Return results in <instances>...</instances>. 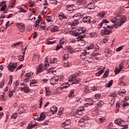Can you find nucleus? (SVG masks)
Wrapping results in <instances>:
<instances>
[{
	"label": "nucleus",
	"mask_w": 129,
	"mask_h": 129,
	"mask_svg": "<svg viewBox=\"0 0 129 129\" xmlns=\"http://www.w3.org/2000/svg\"><path fill=\"white\" fill-rule=\"evenodd\" d=\"M125 16L122 15H117L115 16L112 20V23L115 24L116 28L117 27H121L125 22Z\"/></svg>",
	"instance_id": "1"
},
{
	"label": "nucleus",
	"mask_w": 129,
	"mask_h": 129,
	"mask_svg": "<svg viewBox=\"0 0 129 129\" xmlns=\"http://www.w3.org/2000/svg\"><path fill=\"white\" fill-rule=\"evenodd\" d=\"M17 64H18L17 62L9 63V64L8 65V70L11 71V72H13L14 70H15V69H16V68L17 67Z\"/></svg>",
	"instance_id": "2"
},
{
	"label": "nucleus",
	"mask_w": 129,
	"mask_h": 129,
	"mask_svg": "<svg viewBox=\"0 0 129 129\" xmlns=\"http://www.w3.org/2000/svg\"><path fill=\"white\" fill-rule=\"evenodd\" d=\"M75 78H76L75 76H71L68 79V81H70L71 82L74 81L72 84H78V83H79V81H80V79L76 80Z\"/></svg>",
	"instance_id": "3"
},
{
	"label": "nucleus",
	"mask_w": 129,
	"mask_h": 129,
	"mask_svg": "<svg viewBox=\"0 0 129 129\" xmlns=\"http://www.w3.org/2000/svg\"><path fill=\"white\" fill-rule=\"evenodd\" d=\"M111 33H112L111 30H109L106 28V27H105V29H104V30H103L101 35L103 36V37H105V35H110Z\"/></svg>",
	"instance_id": "4"
},
{
	"label": "nucleus",
	"mask_w": 129,
	"mask_h": 129,
	"mask_svg": "<svg viewBox=\"0 0 129 129\" xmlns=\"http://www.w3.org/2000/svg\"><path fill=\"white\" fill-rule=\"evenodd\" d=\"M83 21L84 23H87V24H90L91 23V17L89 16H86L83 18Z\"/></svg>",
	"instance_id": "5"
},
{
	"label": "nucleus",
	"mask_w": 129,
	"mask_h": 129,
	"mask_svg": "<svg viewBox=\"0 0 129 129\" xmlns=\"http://www.w3.org/2000/svg\"><path fill=\"white\" fill-rule=\"evenodd\" d=\"M89 54V52H87L86 50H84V52L82 53V54L80 55V57L81 59H85L86 57V55H88Z\"/></svg>",
	"instance_id": "6"
},
{
	"label": "nucleus",
	"mask_w": 129,
	"mask_h": 129,
	"mask_svg": "<svg viewBox=\"0 0 129 129\" xmlns=\"http://www.w3.org/2000/svg\"><path fill=\"white\" fill-rule=\"evenodd\" d=\"M17 28L21 30V31H24L25 30V24L22 23H17Z\"/></svg>",
	"instance_id": "7"
},
{
	"label": "nucleus",
	"mask_w": 129,
	"mask_h": 129,
	"mask_svg": "<svg viewBox=\"0 0 129 129\" xmlns=\"http://www.w3.org/2000/svg\"><path fill=\"white\" fill-rule=\"evenodd\" d=\"M56 82H58V79H56V78L53 77L50 79V84H51V85L56 84Z\"/></svg>",
	"instance_id": "8"
},
{
	"label": "nucleus",
	"mask_w": 129,
	"mask_h": 129,
	"mask_svg": "<svg viewBox=\"0 0 129 129\" xmlns=\"http://www.w3.org/2000/svg\"><path fill=\"white\" fill-rule=\"evenodd\" d=\"M45 117V113H44V112H42L40 113V116L38 118V120H39V121H42V120H44Z\"/></svg>",
	"instance_id": "9"
},
{
	"label": "nucleus",
	"mask_w": 129,
	"mask_h": 129,
	"mask_svg": "<svg viewBox=\"0 0 129 129\" xmlns=\"http://www.w3.org/2000/svg\"><path fill=\"white\" fill-rule=\"evenodd\" d=\"M95 8V7H94V4L93 3H90L87 6V9H89V10H94Z\"/></svg>",
	"instance_id": "10"
},
{
	"label": "nucleus",
	"mask_w": 129,
	"mask_h": 129,
	"mask_svg": "<svg viewBox=\"0 0 129 129\" xmlns=\"http://www.w3.org/2000/svg\"><path fill=\"white\" fill-rule=\"evenodd\" d=\"M57 107L53 106L50 108V111L52 113V114H54L56 113V112H57Z\"/></svg>",
	"instance_id": "11"
},
{
	"label": "nucleus",
	"mask_w": 129,
	"mask_h": 129,
	"mask_svg": "<svg viewBox=\"0 0 129 129\" xmlns=\"http://www.w3.org/2000/svg\"><path fill=\"white\" fill-rule=\"evenodd\" d=\"M67 11H69V12H71V13H72V12L74 11V9H73V7H72V5L67 6Z\"/></svg>",
	"instance_id": "12"
},
{
	"label": "nucleus",
	"mask_w": 129,
	"mask_h": 129,
	"mask_svg": "<svg viewBox=\"0 0 129 129\" xmlns=\"http://www.w3.org/2000/svg\"><path fill=\"white\" fill-rule=\"evenodd\" d=\"M23 89L26 93H28L30 92V88H29L27 86H24Z\"/></svg>",
	"instance_id": "13"
},
{
	"label": "nucleus",
	"mask_w": 129,
	"mask_h": 129,
	"mask_svg": "<svg viewBox=\"0 0 129 129\" xmlns=\"http://www.w3.org/2000/svg\"><path fill=\"white\" fill-rule=\"evenodd\" d=\"M83 90L85 93H89L90 92V90H89V88L88 86H85Z\"/></svg>",
	"instance_id": "14"
},
{
	"label": "nucleus",
	"mask_w": 129,
	"mask_h": 129,
	"mask_svg": "<svg viewBox=\"0 0 129 129\" xmlns=\"http://www.w3.org/2000/svg\"><path fill=\"white\" fill-rule=\"evenodd\" d=\"M107 23H108V21H107V20H104L102 21V22H101L100 24V25H99V26H100V28H101V27H102V25H103V24H104V25H106V24H107Z\"/></svg>",
	"instance_id": "15"
},
{
	"label": "nucleus",
	"mask_w": 129,
	"mask_h": 129,
	"mask_svg": "<svg viewBox=\"0 0 129 129\" xmlns=\"http://www.w3.org/2000/svg\"><path fill=\"white\" fill-rule=\"evenodd\" d=\"M42 72V64L41 63L39 65V68L37 69L36 74H38V73H41Z\"/></svg>",
	"instance_id": "16"
},
{
	"label": "nucleus",
	"mask_w": 129,
	"mask_h": 129,
	"mask_svg": "<svg viewBox=\"0 0 129 129\" xmlns=\"http://www.w3.org/2000/svg\"><path fill=\"white\" fill-rule=\"evenodd\" d=\"M109 96V97H112V98H114L117 96V95H116L115 92H112L110 93Z\"/></svg>",
	"instance_id": "17"
},
{
	"label": "nucleus",
	"mask_w": 129,
	"mask_h": 129,
	"mask_svg": "<svg viewBox=\"0 0 129 129\" xmlns=\"http://www.w3.org/2000/svg\"><path fill=\"white\" fill-rule=\"evenodd\" d=\"M89 119L87 117H83V118H81V121H83L85 122V123H86L87 122V120H88Z\"/></svg>",
	"instance_id": "18"
},
{
	"label": "nucleus",
	"mask_w": 129,
	"mask_h": 129,
	"mask_svg": "<svg viewBox=\"0 0 129 129\" xmlns=\"http://www.w3.org/2000/svg\"><path fill=\"white\" fill-rule=\"evenodd\" d=\"M58 31H59V28H58V26H54L51 30V32H58Z\"/></svg>",
	"instance_id": "19"
},
{
	"label": "nucleus",
	"mask_w": 129,
	"mask_h": 129,
	"mask_svg": "<svg viewBox=\"0 0 129 129\" xmlns=\"http://www.w3.org/2000/svg\"><path fill=\"white\" fill-rule=\"evenodd\" d=\"M125 92H126V91H125V90H122L118 94L119 95H120L121 96H123V95H125Z\"/></svg>",
	"instance_id": "20"
},
{
	"label": "nucleus",
	"mask_w": 129,
	"mask_h": 129,
	"mask_svg": "<svg viewBox=\"0 0 129 129\" xmlns=\"http://www.w3.org/2000/svg\"><path fill=\"white\" fill-rule=\"evenodd\" d=\"M86 101L89 102V103H86V105H92L93 104V100L87 99Z\"/></svg>",
	"instance_id": "21"
},
{
	"label": "nucleus",
	"mask_w": 129,
	"mask_h": 129,
	"mask_svg": "<svg viewBox=\"0 0 129 129\" xmlns=\"http://www.w3.org/2000/svg\"><path fill=\"white\" fill-rule=\"evenodd\" d=\"M36 83H37L36 80H31V81H30V86H34L35 85H34V84H36Z\"/></svg>",
	"instance_id": "22"
},
{
	"label": "nucleus",
	"mask_w": 129,
	"mask_h": 129,
	"mask_svg": "<svg viewBox=\"0 0 129 129\" xmlns=\"http://www.w3.org/2000/svg\"><path fill=\"white\" fill-rule=\"evenodd\" d=\"M6 9H7V4H4L1 8L0 11L1 12H4L6 11Z\"/></svg>",
	"instance_id": "23"
},
{
	"label": "nucleus",
	"mask_w": 129,
	"mask_h": 129,
	"mask_svg": "<svg viewBox=\"0 0 129 129\" xmlns=\"http://www.w3.org/2000/svg\"><path fill=\"white\" fill-rule=\"evenodd\" d=\"M100 55V53H95L93 54V57L96 59V60H97L98 59V56Z\"/></svg>",
	"instance_id": "24"
},
{
	"label": "nucleus",
	"mask_w": 129,
	"mask_h": 129,
	"mask_svg": "<svg viewBox=\"0 0 129 129\" xmlns=\"http://www.w3.org/2000/svg\"><path fill=\"white\" fill-rule=\"evenodd\" d=\"M58 17L60 20H63V19L66 20L67 19V17H66V16H64V15H63V14L59 15Z\"/></svg>",
	"instance_id": "25"
},
{
	"label": "nucleus",
	"mask_w": 129,
	"mask_h": 129,
	"mask_svg": "<svg viewBox=\"0 0 129 129\" xmlns=\"http://www.w3.org/2000/svg\"><path fill=\"white\" fill-rule=\"evenodd\" d=\"M122 122H124V121H121L119 120H115V123H116L118 125H120V124H121Z\"/></svg>",
	"instance_id": "26"
},
{
	"label": "nucleus",
	"mask_w": 129,
	"mask_h": 129,
	"mask_svg": "<svg viewBox=\"0 0 129 129\" xmlns=\"http://www.w3.org/2000/svg\"><path fill=\"white\" fill-rule=\"evenodd\" d=\"M74 96V90H71V92L69 94V97L71 98Z\"/></svg>",
	"instance_id": "27"
},
{
	"label": "nucleus",
	"mask_w": 129,
	"mask_h": 129,
	"mask_svg": "<svg viewBox=\"0 0 129 129\" xmlns=\"http://www.w3.org/2000/svg\"><path fill=\"white\" fill-rule=\"evenodd\" d=\"M104 72V70H101L100 71L98 72L96 74L97 76H100L102 73Z\"/></svg>",
	"instance_id": "28"
},
{
	"label": "nucleus",
	"mask_w": 129,
	"mask_h": 129,
	"mask_svg": "<svg viewBox=\"0 0 129 129\" xmlns=\"http://www.w3.org/2000/svg\"><path fill=\"white\" fill-rule=\"evenodd\" d=\"M78 24V20H74V22L71 23V26H75Z\"/></svg>",
	"instance_id": "29"
},
{
	"label": "nucleus",
	"mask_w": 129,
	"mask_h": 129,
	"mask_svg": "<svg viewBox=\"0 0 129 129\" xmlns=\"http://www.w3.org/2000/svg\"><path fill=\"white\" fill-rule=\"evenodd\" d=\"M121 70H120V69H118V67L115 68V74H118V73H119L120 72V71Z\"/></svg>",
	"instance_id": "30"
},
{
	"label": "nucleus",
	"mask_w": 129,
	"mask_h": 129,
	"mask_svg": "<svg viewBox=\"0 0 129 129\" xmlns=\"http://www.w3.org/2000/svg\"><path fill=\"white\" fill-rule=\"evenodd\" d=\"M83 38H85V35H80L78 37V39H80L78 40V41L79 42V41H81V42H82V39H83Z\"/></svg>",
	"instance_id": "31"
},
{
	"label": "nucleus",
	"mask_w": 129,
	"mask_h": 129,
	"mask_svg": "<svg viewBox=\"0 0 129 129\" xmlns=\"http://www.w3.org/2000/svg\"><path fill=\"white\" fill-rule=\"evenodd\" d=\"M15 92V91H10L8 93V96L9 97H12V96H13L14 95V93Z\"/></svg>",
	"instance_id": "32"
},
{
	"label": "nucleus",
	"mask_w": 129,
	"mask_h": 129,
	"mask_svg": "<svg viewBox=\"0 0 129 129\" xmlns=\"http://www.w3.org/2000/svg\"><path fill=\"white\" fill-rule=\"evenodd\" d=\"M36 126V124H29L27 126V129H32L33 127H35Z\"/></svg>",
	"instance_id": "33"
},
{
	"label": "nucleus",
	"mask_w": 129,
	"mask_h": 129,
	"mask_svg": "<svg viewBox=\"0 0 129 129\" xmlns=\"http://www.w3.org/2000/svg\"><path fill=\"white\" fill-rule=\"evenodd\" d=\"M55 43V41H50V40H47L45 44H46V45H51L52 44H54Z\"/></svg>",
	"instance_id": "34"
},
{
	"label": "nucleus",
	"mask_w": 129,
	"mask_h": 129,
	"mask_svg": "<svg viewBox=\"0 0 129 129\" xmlns=\"http://www.w3.org/2000/svg\"><path fill=\"white\" fill-rule=\"evenodd\" d=\"M81 4H85V1L84 0H78L77 2L78 5H81Z\"/></svg>",
	"instance_id": "35"
},
{
	"label": "nucleus",
	"mask_w": 129,
	"mask_h": 129,
	"mask_svg": "<svg viewBox=\"0 0 129 129\" xmlns=\"http://www.w3.org/2000/svg\"><path fill=\"white\" fill-rule=\"evenodd\" d=\"M108 73H109V71H106L103 75L104 78H106L108 76Z\"/></svg>",
	"instance_id": "36"
},
{
	"label": "nucleus",
	"mask_w": 129,
	"mask_h": 129,
	"mask_svg": "<svg viewBox=\"0 0 129 129\" xmlns=\"http://www.w3.org/2000/svg\"><path fill=\"white\" fill-rule=\"evenodd\" d=\"M25 77H31V76H33V74L32 73H28L25 75Z\"/></svg>",
	"instance_id": "37"
},
{
	"label": "nucleus",
	"mask_w": 129,
	"mask_h": 129,
	"mask_svg": "<svg viewBox=\"0 0 129 129\" xmlns=\"http://www.w3.org/2000/svg\"><path fill=\"white\" fill-rule=\"evenodd\" d=\"M56 60H57V58H53L52 60V58H50V63H52V64H54V63H56Z\"/></svg>",
	"instance_id": "38"
},
{
	"label": "nucleus",
	"mask_w": 129,
	"mask_h": 129,
	"mask_svg": "<svg viewBox=\"0 0 129 129\" xmlns=\"http://www.w3.org/2000/svg\"><path fill=\"white\" fill-rule=\"evenodd\" d=\"M68 58H69V55H68V54H66L64 55V56L63 57V60L64 61H66Z\"/></svg>",
	"instance_id": "39"
},
{
	"label": "nucleus",
	"mask_w": 129,
	"mask_h": 129,
	"mask_svg": "<svg viewBox=\"0 0 129 129\" xmlns=\"http://www.w3.org/2000/svg\"><path fill=\"white\" fill-rule=\"evenodd\" d=\"M63 46L59 45H57L56 46V48H55L56 51H58V50H60L61 48H62Z\"/></svg>",
	"instance_id": "40"
},
{
	"label": "nucleus",
	"mask_w": 129,
	"mask_h": 129,
	"mask_svg": "<svg viewBox=\"0 0 129 129\" xmlns=\"http://www.w3.org/2000/svg\"><path fill=\"white\" fill-rule=\"evenodd\" d=\"M18 117V114L17 113H14L12 115V118H14V119H16Z\"/></svg>",
	"instance_id": "41"
},
{
	"label": "nucleus",
	"mask_w": 129,
	"mask_h": 129,
	"mask_svg": "<svg viewBox=\"0 0 129 129\" xmlns=\"http://www.w3.org/2000/svg\"><path fill=\"white\" fill-rule=\"evenodd\" d=\"M18 59L20 60V61H24V55H19L18 56Z\"/></svg>",
	"instance_id": "42"
},
{
	"label": "nucleus",
	"mask_w": 129,
	"mask_h": 129,
	"mask_svg": "<svg viewBox=\"0 0 129 129\" xmlns=\"http://www.w3.org/2000/svg\"><path fill=\"white\" fill-rule=\"evenodd\" d=\"M112 82H113V80H110L107 84V87H110L112 85Z\"/></svg>",
	"instance_id": "43"
},
{
	"label": "nucleus",
	"mask_w": 129,
	"mask_h": 129,
	"mask_svg": "<svg viewBox=\"0 0 129 129\" xmlns=\"http://www.w3.org/2000/svg\"><path fill=\"white\" fill-rule=\"evenodd\" d=\"M85 123V122L83 121H81V120H80V121H79V125H80V126H83Z\"/></svg>",
	"instance_id": "44"
},
{
	"label": "nucleus",
	"mask_w": 129,
	"mask_h": 129,
	"mask_svg": "<svg viewBox=\"0 0 129 129\" xmlns=\"http://www.w3.org/2000/svg\"><path fill=\"white\" fill-rule=\"evenodd\" d=\"M83 33V31L82 30V32H75V34H74V36L76 37H77L78 36H80V34H82Z\"/></svg>",
	"instance_id": "45"
},
{
	"label": "nucleus",
	"mask_w": 129,
	"mask_h": 129,
	"mask_svg": "<svg viewBox=\"0 0 129 129\" xmlns=\"http://www.w3.org/2000/svg\"><path fill=\"white\" fill-rule=\"evenodd\" d=\"M128 102H123L122 104V106H123L124 107H125V106H128Z\"/></svg>",
	"instance_id": "46"
},
{
	"label": "nucleus",
	"mask_w": 129,
	"mask_h": 129,
	"mask_svg": "<svg viewBox=\"0 0 129 129\" xmlns=\"http://www.w3.org/2000/svg\"><path fill=\"white\" fill-rule=\"evenodd\" d=\"M123 47V46H121L117 48L116 49V51L117 52H119V51H121V50H122V47Z\"/></svg>",
	"instance_id": "47"
},
{
	"label": "nucleus",
	"mask_w": 129,
	"mask_h": 129,
	"mask_svg": "<svg viewBox=\"0 0 129 129\" xmlns=\"http://www.w3.org/2000/svg\"><path fill=\"white\" fill-rule=\"evenodd\" d=\"M94 48V45L91 44L89 46L87 47L88 50H91V49H93Z\"/></svg>",
	"instance_id": "48"
},
{
	"label": "nucleus",
	"mask_w": 129,
	"mask_h": 129,
	"mask_svg": "<svg viewBox=\"0 0 129 129\" xmlns=\"http://www.w3.org/2000/svg\"><path fill=\"white\" fill-rule=\"evenodd\" d=\"M103 105V102L102 101H100L98 103V106H102Z\"/></svg>",
	"instance_id": "49"
},
{
	"label": "nucleus",
	"mask_w": 129,
	"mask_h": 129,
	"mask_svg": "<svg viewBox=\"0 0 129 129\" xmlns=\"http://www.w3.org/2000/svg\"><path fill=\"white\" fill-rule=\"evenodd\" d=\"M100 94H97L96 95H95L94 97H95V98H96L97 99H98V98H100Z\"/></svg>",
	"instance_id": "50"
},
{
	"label": "nucleus",
	"mask_w": 129,
	"mask_h": 129,
	"mask_svg": "<svg viewBox=\"0 0 129 129\" xmlns=\"http://www.w3.org/2000/svg\"><path fill=\"white\" fill-rule=\"evenodd\" d=\"M99 122L100 123H102V122H103V121H104V119L103 118V117H102L99 118Z\"/></svg>",
	"instance_id": "51"
},
{
	"label": "nucleus",
	"mask_w": 129,
	"mask_h": 129,
	"mask_svg": "<svg viewBox=\"0 0 129 129\" xmlns=\"http://www.w3.org/2000/svg\"><path fill=\"white\" fill-rule=\"evenodd\" d=\"M104 29H105V28H106V29H107V28H109V29H113V27L110 26H107V25H105L104 27H103Z\"/></svg>",
	"instance_id": "52"
},
{
	"label": "nucleus",
	"mask_w": 129,
	"mask_h": 129,
	"mask_svg": "<svg viewBox=\"0 0 129 129\" xmlns=\"http://www.w3.org/2000/svg\"><path fill=\"white\" fill-rule=\"evenodd\" d=\"M20 10L22 13H26L27 11H26L25 10H24V9H23V8H20Z\"/></svg>",
	"instance_id": "53"
},
{
	"label": "nucleus",
	"mask_w": 129,
	"mask_h": 129,
	"mask_svg": "<svg viewBox=\"0 0 129 129\" xmlns=\"http://www.w3.org/2000/svg\"><path fill=\"white\" fill-rule=\"evenodd\" d=\"M46 21L47 22H52V20H51V17L50 16H48L47 17V18L46 19Z\"/></svg>",
	"instance_id": "54"
},
{
	"label": "nucleus",
	"mask_w": 129,
	"mask_h": 129,
	"mask_svg": "<svg viewBox=\"0 0 129 129\" xmlns=\"http://www.w3.org/2000/svg\"><path fill=\"white\" fill-rule=\"evenodd\" d=\"M66 125H67V124H66V122H62L61 124V127H65Z\"/></svg>",
	"instance_id": "55"
},
{
	"label": "nucleus",
	"mask_w": 129,
	"mask_h": 129,
	"mask_svg": "<svg viewBox=\"0 0 129 129\" xmlns=\"http://www.w3.org/2000/svg\"><path fill=\"white\" fill-rule=\"evenodd\" d=\"M99 15L100 16H101V17H104V15H105L104 12H100V13H99Z\"/></svg>",
	"instance_id": "56"
},
{
	"label": "nucleus",
	"mask_w": 129,
	"mask_h": 129,
	"mask_svg": "<svg viewBox=\"0 0 129 129\" xmlns=\"http://www.w3.org/2000/svg\"><path fill=\"white\" fill-rule=\"evenodd\" d=\"M15 7V4L13 3L10 4L9 8H14Z\"/></svg>",
	"instance_id": "57"
},
{
	"label": "nucleus",
	"mask_w": 129,
	"mask_h": 129,
	"mask_svg": "<svg viewBox=\"0 0 129 129\" xmlns=\"http://www.w3.org/2000/svg\"><path fill=\"white\" fill-rule=\"evenodd\" d=\"M7 4V1H3L0 3V7H2L3 5H6Z\"/></svg>",
	"instance_id": "58"
},
{
	"label": "nucleus",
	"mask_w": 129,
	"mask_h": 129,
	"mask_svg": "<svg viewBox=\"0 0 129 129\" xmlns=\"http://www.w3.org/2000/svg\"><path fill=\"white\" fill-rule=\"evenodd\" d=\"M8 118H9V114L7 113L6 115V120H4V122H7L8 121Z\"/></svg>",
	"instance_id": "59"
},
{
	"label": "nucleus",
	"mask_w": 129,
	"mask_h": 129,
	"mask_svg": "<svg viewBox=\"0 0 129 129\" xmlns=\"http://www.w3.org/2000/svg\"><path fill=\"white\" fill-rule=\"evenodd\" d=\"M118 84L121 85V86H123V85H124V83L123 81H120L118 83Z\"/></svg>",
	"instance_id": "60"
},
{
	"label": "nucleus",
	"mask_w": 129,
	"mask_h": 129,
	"mask_svg": "<svg viewBox=\"0 0 129 129\" xmlns=\"http://www.w3.org/2000/svg\"><path fill=\"white\" fill-rule=\"evenodd\" d=\"M22 68H23V64H21L20 65L18 68L16 69V71H18V70H19V69H22Z\"/></svg>",
	"instance_id": "61"
},
{
	"label": "nucleus",
	"mask_w": 129,
	"mask_h": 129,
	"mask_svg": "<svg viewBox=\"0 0 129 129\" xmlns=\"http://www.w3.org/2000/svg\"><path fill=\"white\" fill-rule=\"evenodd\" d=\"M121 126H124L123 128H127L128 126V125L126 124H121Z\"/></svg>",
	"instance_id": "62"
},
{
	"label": "nucleus",
	"mask_w": 129,
	"mask_h": 129,
	"mask_svg": "<svg viewBox=\"0 0 129 129\" xmlns=\"http://www.w3.org/2000/svg\"><path fill=\"white\" fill-rule=\"evenodd\" d=\"M40 22H41V20H37L36 21H35V25H39V24H40Z\"/></svg>",
	"instance_id": "63"
},
{
	"label": "nucleus",
	"mask_w": 129,
	"mask_h": 129,
	"mask_svg": "<svg viewBox=\"0 0 129 129\" xmlns=\"http://www.w3.org/2000/svg\"><path fill=\"white\" fill-rule=\"evenodd\" d=\"M59 43H60V44H59V45H61V46H62V45H64V40H59Z\"/></svg>",
	"instance_id": "64"
}]
</instances>
